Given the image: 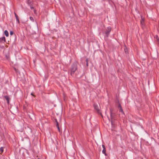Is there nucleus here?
I'll return each instance as SVG.
<instances>
[{
    "label": "nucleus",
    "mask_w": 159,
    "mask_h": 159,
    "mask_svg": "<svg viewBox=\"0 0 159 159\" xmlns=\"http://www.w3.org/2000/svg\"><path fill=\"white\" fill-rule=\"evenodd\" d=\"M77 65L76 63L73 64L71 66V73L70 75L71 76H73L75 72L77 70Z\"/></svg>",
    "instance_id": "nucleus-1"
},
{
    "label": "nucleus",
    "mask_w": 159,
    "mask_h": 159,
    "mask_svg": "<svg viewBox=\"0 0 159 159\" xmlns=\"http://www.w3.org/2000/svg\"><path fill=\"white\" fill-rule=\"evenodd\" d=\"M93 106L95 109L96 110L97 113L98 114H100L102 116L101 111L99 108V107H98V105L96 104H95L93 105Z\"/></svg>",
    "instance_id": "nucleus-2"
},
{
    "label": "nucleus",
    "mask_w": 159,
    "mask_h": 159,
    "mask_svg": "<svg viewBox=\"0 0 159 159\" xmlns=\"http://www.w3.org/2000/svg\"><path fill=\"white\" fill-rule=\"evenodd\" d=\"M110 114H111V123L112 125H113L114 121L113 119L115 116V114H113L112 112V111L110 109Z\"/></svg>",
    "instance_id": "nucleus-3"
},
{
    "label": "nucleus",
    "mask_w": 159,
    "mask_h": 159,
    "mask_svg": "<svg viewBox=\"0 0 159 159\" xmlns=\"http://www.w3.org/2000/svg\"><path fill=\"white\" fill-rule=\"evenodd\" d=\"M111 27L110 26L108 27L107 28L106 32L105 33L107 37H108L110 32L111 31Z\"/></svg>",
    "instance_id": "nucleus-4"
},
{
    "label": "nucleus",
    "mask_w": 159,
    "mask_h": 159,
    "mask_svg": "<svg viewBox=\"0 0 159 159\" xmlns=\"http://www.w3.org/2000/svg\"><path fill=\"white\" fill-rule=\"evenodd\" d=\"M118 108L119 109V111L120 112H121L122 114H124V112L123 111V110L122 108V107L120 103H119L118 106Z\"/></svg>",
    "instance_id": "nucleus-5"
},
{
    "label": "nucleus",
    "mask_w": 159,
    "mask_h": 159,
    "mask_svg": "<svg viewBox=\"0 0 159 159\" xmlns=\"http://www.w3.org/2000/svg\"><path fill=\"white\" fill-rule=\"evenodd\" d=\"M102 147L103 148V150L102 151V153L104 154L105 156H107V154L106 153V147H105V145H103V144H102Z\"/></svg>",
    "instance_id": "nucleus-6"
},
{
    "label": "nucleus",
    "mask_w": 159,
    "mask_h": 159,
    "mask_svg": "<svg viewBox=\"0 0 159 159\" xmlns=\"http://www.w3.org/2000/svg\"><path fill=\"white\" fill-rule=\"evenodd\" d=\"M14 14L16 19V21L18 22V24H19L20 22L19 21V17L18 16V15L16 14L15 12H14Z\"/></svg>",
    "instance_id": "nucleus-7"
},
{
    "label": "nucleus",
    "mask_w": 159,
    "mask_h": 159,
    "mask_svg": "<svg viewBox=\"0 0 159 159\" xmlns=\"http://www.w3.org/2000/svg\"><path fill=\"white\" fill-rule=\"evenodd\" d=\"M5 38L3 37L0 38V42L4 43L5 42Z\"/></svg>",
    "instance_id": "nucleus-8"
},
{
    "label": "nucleus",
    "mask_w": 159,
    "mask_h": 159,
    "mask_svg": "<svg viewBox=\"0 0 159 159\" xmlns=\"http://www.w3.org/2000/svg\"><path fill=\"white\" fill-rule=\"evenodd\" d=\"M4 98L6 99V100L7 101V102L8 104H9V97L8 96H5L4 97Z\"/></svg>",
    "instance_id": "nucleus-9"
},
{
    "label": "nucleus",
    "mask_w": 159,
    "mask_h": 159,
    "mask_svg": "<svg viewBox=\"0 0 159 159\" xmlns=\"http://www.w3.org/2000/svg\"><path fill=\"white\" fill-rule=\"evenodd\" d=\"M4 148L3 147H1L0 149V154H2L3 152Z\"/></svg>",
    "instance_id": "nucleus-10"
},
{
    "label": "nucleus",
    "mask_w": 159,
    "mask_h": 159,
    "mask_svg": "<svg viewBox=\"0 0 159 159\" xmlns=\"http://www.w3.org/2000/svg\"><path fill=\"white\" fill-rule=\"evenodd\" d=\"M4 34L7 37H8L9 35L8 33L7 30L4 31Z\"/></svg>",
    "instance_id": "nucleus-11"
},
{
    "label": "nucleus",
    "mask_w": 159,
    "mask_h": 159,
    "mask_svg": "<svg viewBox=\"0 0 159 159\" xmlns=\"http://www.w3.org/2000/svg\"><path fill=\"white\" fill-rule=\"evenodd\" d=\"M156 41L158 43V44H159V38L157 35H156Z\"/></svg>",
    "instance_id": "nucleus-12"
},
{
    "label": "nucleus",
    "mask_w": 159,
    "mask_h": 159,
    "mask_svg": "<svg viewBox=\"0 0 159 159\" xmlns=\"http://www.w3.org/2000/svg\"><path fill=\"white\" fill-rule=\"evenodd\" d=\"M27 3L30 6L31 5V2L30 1V0H28Z\"/></svg>",
    "instance_id": "nucleus-13"
},
{
    "label": "nucleus",
    "mask_w": 159,
    "mask_h": 159,
    "mask_svg": "<svg viewBox=\"0 0 159 159\" xmlns=\"http://www.w3.org/2000/svg\"><path fill=\"white\" fill-rule=\"evenodd\" d=\"M30 19L32 22H34V19L33 17H32L31 16H30Z\"/></svg>",
    "instance_id": "nucleus-14"
},
{
    "label": "nucleus",
    "mask_w": 159,
    "mask_h": 159,
    "mask_svg": "<svg viewBox=\"0 0 159 159\" xmlns=\"http://www.w3.org/2000/svg\"><path fill=\"white\" fill-rule=\"evenodd\" d=\"M88 59H86V65L87 66H88Z\"/></svg>",
    "instance_id": "nucleus-15"
},
{
    "label": "nucleus",
    "mask_w": 159,
    "mask_h": 159,
    "mask_svg": "<svg viewBox=\"0 0 159 159\" xmlns=\"http://www.w3.org/2000/svg\"><path fill=\"white\" fill-rule=\"evenodd\" d=\"M56 126L57 127V126H59L58 125V123L57 122V120H56Z\"/></svg>",
    "instance_id": "nucleus-16"
},
{
    "label": "nucleus",
    "mask_w": 159,
    "mask_h": 159,
    "mask_svg": "<svg viewBox=\"0 0 159 159\" xmlns=\"http://www.w3.org/2000/svg\"><path fill=\"white\" fill-rule=\"evenodd\" d=\"M10 34L11 35H12L13 34V32L12 31H11L10 32Z\"/></svg>",
    "instance_id": "nucleus-17"
},
{
    "label": "nucleus",
    "mask_w": 159,
    "mask_h": 159,
    "mask_svg": "<svg viewBox=\"0 0 159 159\" xmlns=\"http://www.w3.org/2000/svg\"><path fill=\"white\" fill-rule=\"evenodd\" d=\"M30 7L31 9H34V7H31V5L30 6Z\"/></svg>",
    "instance_id": "nucleus-18"
},
{
    "label": "nucleus",
    "mask_w": 159,
    "mask_h": 159,
    "mask_svg": "<svg viewBox=\"0 0 159 159\" xmlns=\"http://www.w3.org/2000/svg\"><path fill=\"white\" fill-rule=\"evenodd\" d=\"M57 129H58V130L59 131H60V128H59V126H57Z\"/></svg>",
    "instance_id": "nucleus-19"
},
{
    "label": "nucleus",
    "mask_w": 159,
    "mask_h": 159,
    "mask_svg": "<svg viewBox=\"0 0 159 159\" xmlns=\"http://www.w3.org/2000/svg\"><path fill=\"white\" fill-rule=\"evenodd\" d=\"M141 24H142V25H143V23L142 22H141Z\"/></svg>",
    "instance_id": "nucleus-20"
},
{
    "label": "nucleus",
    "mask_w": 159,
    "mask_h": 159,
    "mask_svg": "<svg viewBox=\"0 0 159 159\" xmlns=\"http://www.w3.org/2000/svg\"><path fill=\"white\" fill-rule=\"evenodd\" d=\"M31 95H33V96H34V95H33V93H31Z\"/></svg>",
    "instance_id": "nucleus-21"
},
{
    "label": "nucleus",
    "mask_w": 159,
    "mask_h": 159,
    "mask_svg": "<svg viewBox=\"0 0 159 159\" xmlns=\"http://www.w3.org/2000/svg\"><path fill=\"white\" fill-rule=\"evenodd\" d=\"M14 69L15 70H16V68H14Z\"/></svg>",
    "instance_id": "nucleus-22"
},
{
    "label": "nucleus",
    "mask_w": 159,
    "mask_h": 159,
    "mask_svg": "<svg viewBox=\"0 0 159 159\" xmlns=\"http://www.w3.org/2000/svg\"><path fill=\"white\" fill-rule=\"evenodd\" d=\"M126 50H125V52H126Z\"/></svg>",
    "instance_id": "nucleus-23"
},
{
    "label": "nucleus",
    "mask_w": 159,
    "mask_h": 159,
    "mask_svg": "<svg viewBox=\"0 0 159 159\" xmlns=\"http://www.w3.org/2000/svg\"><path fill=\"white\" fill-rule=\"evenodd\" d=\"M126 50H125V52H126Z\"/></svg>",
    "instance_id": "nucleus-24"
},
{
    "label": "nucleus",
    "mask_w": 159,
    "mask_h": 159,
    "mask_svg": "<svg viewBox=\"0 0 159 159\" xmlns=\"http://www.w3.org/2000/svg\"><path fill=\"white\" fill-rule=\"evenodd\" d=\"M38 159H40V158H38Z\"/></svg>",
    "instance_id": "nucleus-25"
}]
</instances>
